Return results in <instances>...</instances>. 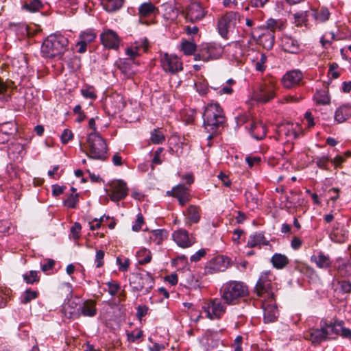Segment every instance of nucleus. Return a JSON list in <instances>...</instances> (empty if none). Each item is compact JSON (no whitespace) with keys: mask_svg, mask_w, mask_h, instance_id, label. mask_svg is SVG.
<instances>
[{"mask_svg":"<svg viewBox=\"0 0 351 351\" xmlns=\"http://www.w3.org/2000/svg\"><path fill=\"white\" fill-rule=\"evenodd\" d=\"M285 23L281 19L270 18L267 19L265 24L259 27L260 31L272 32L275 34L276 30H283L285 28Z\"/></svg>","mask_w":351,"mask_h":351,"instance_id":"28","label":"nucleus"},{"mask_svg":"<svg viewBox=\"0 0 351 351\" xmlns=\"http://www.w3.org/2000/svg\"><path fill=\"white\" fill-rule=\"evenodd\" d=\"M68 39L60 34L48 36L41 45V53L43 57L52 58L60 56L67 50Z\"/></svg>","mask_w":351,"mask_h":351,"instance_id":"1","label":"nucleus"},{"mask_svg":"<svg viewBox=\"0 0 351 351\" xmlns=\"http://www.w3.org/2000/svg\"><path fill=\"white\" fill-rule=\"evenodd\" d=\"M335 267L341 276H351V257L345 261L342 258H337L335 263Z\"/></svg>","mask_w":351,"mask_h":351,"instance_id":"30","label":"nucleus"},{"mask_svg":"<svg viewBox=\"0 0 351 351\" xmlns=\"http://www.w3.org/2000/svg\"><path fill=\"white\" fill-rule=\"evenodd\" d=\"M16 128L12 123H5L0 127V143L8 142L14 133Z\"/></svg>","mask_w":351,"mask_h":351,"instance_id":"36","label":"nucleus"},{"mask_svg":"<svg viewBox=\"0 0 351 351\" xmlns=\"http://www.w3.org/2000/svg\"><path fill=\"white\" fill-rule=\"evenodd\" d=\"M126 335L128 341L133 343L141 339L143 335V332L141 330H136L127 332Z\"/></svg>","mask_w":351,"mask_h":351,"instance_id":"60","label":"nucleus"},{"mask_svg":"<svg viewBox=\"0 0 351 351\" xmlns=\"http://www.w3.org/2000/svg\"><path fill=\"white\" fill-rule=\"evenodd\" d=\"M79 202V194L78 193H71L64 202V206L68 207L69 208H75L77 206V204Z\"/></svg>","mask_w":351,"mask_h":351,"instance_id":"52","label":"nucleus"},{"mask_svg":"<svg viewBox=\"0 0 351 351\" xmlns=\"http://www.w3.org/2000/svg\"><path fill=\"white\" fill-rule=\"evenodd\" d=\"M107 151L106 141L98 132H91L87 136L85 154L89 158L106 160Z\"/></svg>","mask_w":351,"mask_h":351,"instance_id":"4","label":"nucleus"},{"mask_svg":"<svg viewBox=\"0 0 351 351\" xmlns=\"http://www.w3.org/2000/svg\"><path fill=\"white\" fill-rule=\"evenodd\" d=\"M243 19L237 12H228L222 16L218 21L217 29L219 34L226 38L230 29H234L238 23H240Z\"/></svg>","mask_w":351,"mask_h":351,"instance_id":"8","label":"nucleus"},{"mask_svg":"<svg viewBox=\"0 0 351 351\" xmlns=\"http://www.w3.org/2000/svg\"><path fill=\"white\" fill-rule=\"evenodd\" d=\"M97 302L92 299L84 300L77 308V312L84 317H93L97 313Z\"/></svg>","mask_w":351,"mask_h":351,"instance_id":"24","label":"nucleus"},{"mask_svg":"<svg viewBox=\"0 0 351 351\" xmlns=\"http://www.w3.org/2000/svg\"><path fill=\"white\" fill-rule=\"evenodd\" d=\"M150 141L156 145L162 144L165 141V136L159 129H154L151 132Z\"/></svg>","mask_w":351,"mask_h":351,"instance_id":"49","label":"nucleus"},{"mask_svg":"<svg viewBox=\"0 0 351 351\" xmlns=\"http://www.w3.org/2000/svg\"><path fill=\"white\" fill-rule=\"evenodd\" d=\"M104 250H97L96 252L95 260V262L96 263V267L99 268L104 265Z\"/></svg>","mask_w":351,"mask_h":351,"instance_id":"64","label":"nucleus"},{"mask_svg":"<svg viewBox=\"0 0 351 351\" xmlns=\"http://www.w3.org/2000/svg\"><path fill=\"white\" fill-rule=\"evenodd\" d=\"M281 47L284 51L290 53H298L300 51V42L293 37L284 35L281 38Z\"/></svg>","mask_w":351,"mask_h":351,"instance_id":"22","label":"nucleus"},{"mask_svg":"<svg viewBox=\"0 0 351 351\" xmlns=\"http://www.w3.org/2000/svg\"><path fill=\"white\" fill-rule=\"evenodd\" d=\"M330 331L332 335H340L343 339H351V329L346 328L342 320L330 322Z\"/></svg>","mask_w":351,"mask_h":351,"instance_id":"26","label":"nucleus"},{"mask_svg":"<svg viewBox=\"0 0 351 351\" xmlns=\"http://www.w3.org/2000/svg\"><path fill=\"white\" fill-rule=\"evenodd\" d=\"M138 263L139 265H145L149 263L152 260V253L147 249H142L137 253Z\"/></svg>","mask_w":351,"mask_h":351,"instance_id":"46","label":"nucleus"},{"mask_svg":"<svg viewBox=\"0 0 351 351\" xmlns=\"http://www.w3.org/2000/svg\"><path fill=\"white\" fill-rule=\"evenodd\" d=\"M166 195L177 199L178 204L183 207L191 200L192 195L189 186L184 184H178L173 186L171 191L166 192Z\"/></svg>","mask_w":351,"mask_h":351,"instance_id":"14","label":"nucleus"},{"mask_svg":"<svg viewBox=\"0 0 351 351\" xmlns=\"http://www.w3.org/2000/svg\"><path fill=\"white\" fill-rule=\"evenodd\" d=\"M228 258L223 256H217L213 258L206 266V273L214 274L218 271H224L227 267Z\"/></svg>","mask_w":351,"mask_h":351,"instance_id":"23","label":"nucleus"},{"mask_svg":"<svg viewBox=\"0 0 351 351\" xmlns=\"http://www.w3.org/2000/svg\"><path fill=\"white\" fill-rule=\"evenodd\" d=\"M262 245H270L271 247L269 241L265 238L263 232H256L250 235L246 247L250 248L257 247L258 249H261Z\"/></svg>","mask_w":351,"mask_h":351,"instance_id":"25","label":"nucleus"},{"mask_svg":"<svg viewBox=\"0 0 351 351\" xmlns=\"http://www.w3.org/2000/svg\"><path fill=\"white\" fill-rule=\"evenodd\" d=\"M330 158L328 156H317L313 159L317 166L322 169L328 170V163Z\"/></svg>","mask_w":351,"mask_h":351,"instance_id":"51","label":"nucleus"},{"mask_svg":"<svg viewBox=\"0 0 351 351\" xmlns=\"http://www.w3.org/2000/svg\"><path fill=\"white\" fill-rule=\"evenodd\" d=\"M267 62V56L265 53L261 54L259 60L256 62V69L258 71L263 72L265 70V62Z\"/></svg>","mask_w":351,"mask_h":351,"instance_id":"62","label":"nucleus"},{"mask_svg":"<svg viewBox=\"0 0 351 351\" xmlns=\"http://www.w3.org/2000/svg\"><path fill=\"white\" fill-rule=\"evenodd\" d=\"M172 238L176 244L182 248L189 247L196 242L195 236L183 228L174 231Z\"/></svg>","mask_w":351,"mask_h":351,"instance_id":"17","label":"nucleus"},{"mask_svg":"<svg viewBox=\"0 0 351 351\" xmlns=\"http://www.w3.org/2000/svg\"><path fill=\"white\" fill-rule=\"evenodd\" d=\"M96 38V34L92 29H88L83 32L80 35V39L84 41L85 43H90L93 42Z\"/></svg>","mask_w":351,"mask_h":351,"instance_id":"56","label":"nucleus"},{"mask_svg":"<svg viewBox=\"0 0 351 351\" xmlns=\"http://www.w3.org/2000/svg\"><path fill=\"white\" fill-rule=\"evenodd\" d=\"M106 102L114 113L121 110L124 107L123 98L117 94L110 97Z\"/></svg>","mask_w":351,"mask_h":351,"instance_id":"37","label":"nucleus"},{"mask_svg":"<svg viewBox=\"0 0 351 351\" xmlns=\"http://www.w3.org/2000/svg\"><path fill=\"white\" fill-rule=\"evenodd\" d=\"M106 285L108 287V292L111 296H115L121 290V285L117 281H108Z\"/></svg>","mask_w":351,"mask_h":351,"instance_id":"54","label":"nucleus"},{"mask_svg":"<svg viewBox=\"0 0 351 351\" xmlns=\"http://www.w3.org/2000/svg\"><path fill=\"white\" fill-rule=\"evenodd\" d=\"M160 62L162 69L167 73L176 74L183 70V63L177 55L161 53Z\"/></svg>","mask_w":351,"mask_h":351,"instance_id":"11","label":"nucleus"},{"mask_svg":"<svg viewBox=\"0 0 351 351\" xmlns=\"http://www.w3.org/2000/svg\"><path fill=\"white\" fill-rule=\"evenodd\" d=\"M206 317L210 319H219L225 313L226 306L222 303L221 299L214 298L205 302L202 306Z\"/></svg>","mask_w":351,"mask_h":351,"instance_id":"12","label":"nucleus"},{"mask_svg":"<svg viewBox=\"0 0 351 351\" xmlns=\"http://www.w3.org/2000/svg\"><path fill=\"white\" fill-rule=\"evenodd\" d=\"M303 73L299 69H293L286 72L282 78V84L286 88H293L301 85Z\"/></svg>","mask_w":351,"mask_h":351,"instance_id":"18","label":"nucleus"},{"mask_svg":"<svg viewBox=\"0 0 351 351\" xmlns=\"http://www.w3.org/2000/svg\"><path fill=\"white\" fill-rule=\"evenodd\" d=\"M330 237L335 242L343 243L348 237V231L339 223H336L332 227Z\"/></svg>","mask_w":351,"mask_h":351,"instance_id":"31","label":"nucleus"},{"mask_svg":"<svg viewBox=\"0 0 351 351\" xmlns=\"http://www.w3.org/2000/svg\"><path fill=\"white\" fill-rule=\"evenodd\" d=\"M124 0H104L103 8L108 12H114L119 10L123 5Z\"/></svg>","mask_w":351,"mask_h":351,"instance_id":"39","label":"nucleus"},{"mask_svg":"<svg viewBox=\"0 0 351 351\" xmlns=\"http://www.w3.org/2000/svg\"><path fill=\"white\" fill-rule=\"evenodd\" d=\"M249 132L254 139L262 140L267 134V128L263 122L252 121L250 125Z\"/></svg>","mask_w":351,"mask_h":351,"instance_id":"27","label":"nucleus"},{"mask_svg":"<svg viewBox=\"0 0 351 351\" xmlns=\"http://www.w3.org/2000/svg\"><path fill=\"white\" fill-rule=\"evenodd\" d=\"M330 16L328 9L326 7H322L319 9L313 10V16L319 23H324L327 21Z\"/></svg>","mask_w":351,"mask_h":351,"instance_id":"40","label":"nucleus"},{"mask_svg":"<svg viewBox=\"0 0 351 351\" xmlns=\"http://www.w3.org/2000/svg\"><path fill=\"white\" fill-rule=\"evenodd\" d=\"M116 262L119 267V271H127L128 270L130 264V261L128 258H125L123 261L121 257H117Z\"/></svg>","mask_w":351,"mask_h":351,"instance_id":"59","label":"nucleus"},{"mask_svg":"<svg viewBox=\"0 0 351 351\" xmlns=\"http://www.w3.org/2000/svg\"><path fill=\"white\" fill-rule=\"evenodd\" d=\"M221 299L228 305H235L248 295V287L241 281L230 280L220 289Z\"/></svg>","mask_w":351,"mask_h":351,"instance_id":"2","label":"nucleus"},{"mask_svg":"<svg viewBox=\"0 0 351 351\" xmlns=\"http://www.w3.org/2000/svg\"><path fill=\"white\" fill-rule=\"evenodd\" d=\"M202 210L199 206L191 204L183 213L185 216V223L187 225H192L199 223L201 219Z\"/></svg>","mask_w":351,"mask_h":351,"instance_id":"21","label":"nucleus"},{"mask_svg":"<svg viewBox=\"0 0 351 351\" xmlns=\"http://www.w3.org/2000/svg\"><path fill=\"white\" fill-rule=\"evenodd\" d=\"M273 274L270 271L261 274L255 286V291L258 296L264 299L275 298L271 285Z\"/></svg>","mask_w":351,"mask_h":351,"instance_id":"9","label":"nucleus"},{"mask_svg":"<svg viewBox=\"0 0 351 351\" xmlns=\"http://www.w3.org/2000/svg\"><path fill=\"white\" fill-rule=\"evenodd\" d=\"M204 126L208 132L217 133L226 121V117L219 104H209L203 113Z\"/></svg>","mask_w":351,"mask_h":351,"instance_id":"3","label":"nucleus"},{"mask_svg":"<svg viewBox=\"0 0 351 351\" xmlns=\"http://www.w3.org/2000/svg\"><path fill=\"white\" fill-rule=\"evenodd\" d=\"M149 47V41L147 38H145L141 45H136L134 48H127L125 49V53L131 59L135 58V57L139 55V50L141 48L143 49V51H146Z\"/></svg>","mask_w":351,"mask_h":351,"instance_id":"38","label":"nucleus"},{"mask_svg":"<svg viewBox=\"0 0 351 351\" xmlns=\"http://www.w3.org/2000/svg\"><path fill=\"white\" fill-rule=\"evenodd\" d=\"M180 49L184 54L191 56L195 53L197 49V45L192 41L184 40L180 43Z\"/></svg>","mask_w":351,"mask_h":351,"instance_id":"43","label":"nucleus"},{"mask_svg":"<svg viewBox=\"0 0 351 351\" xmlns=\"http://www.w3.org/2000/svg\"><path fill=\"white\" fill-rule=\"evenodd\" d=\"M171 11L175 14L176 16L180 14L184 18L186 23L193 24L202 21L207 14V10L198 1L192 2L184 8H172Z\"/></svg>","mask_w":351,"mask_h":351,"instance_id":"5","label":"nucleus"},{"mask_svg":"<svg viewBox=\"0 0 351 351\" xmlns=\"http://www.w3.org/2000/svg\"><path fill=\"white\" fill-rule=\"evenodd\" d=\"M129 189L122 180H115L109 184L108 195L111 201L117 202L126 197Z\"/></svg>","mask_w":351,"mask_h":351,"instance_id":"13","label":"nucleus"},{"mask_svg":"<svg viewBox=\"0 0 351 351\" xmlns=\"http://www.w3.org/2000/svg\"><path fill=\"white\" fill-rule=\"evenodd\" d=\"M23 278L27 284L31 285L35 282H38L40 280V277L38 276V271L34 270H32L29 271V273L24 274L23 275Z\"/></svg>","mask_w":351,"mask_h":351,"instance_id":"50","label":"nucleus"},{"mask_svg":"<svg viewBox=\"0 0 351 351\" xmlns=\"http://www.w3.org/2000/svg\"><path fill=\"white\" fill-rule=\"evenodd\" d=\"M236 82L233 79H229L226 81L225 85L219 90L220 95H232L234 92L232 86L235 84Z\"/></svg>","mask_w":351,"mask_h":351,"instance_id":"55","label":"nucleus"},{"mask_svg":"<svg viewBox=\"0 0 351 351\" xmlns=\"http://www.w3.org/2000/svg\"><path fill=\"white\" fill-rule=\"evenodd\" d=\"M42 7L43 4L40 0H29V1H25L22 5L23 9L29 12H38Z\"/></svg>","mask_w":351,"mask_h":351,"instance_id":"44","label":"nucleus"},{"mask_svg":"<svg viewBox=\"0 0 351 351\" xmlns=\"http://www.w3.org/2000/svg\"><path fill=\"white\" fill-rule=\"evenodd\" d=\"M158 9L151 2L142 3L138 8V14L141 18L156 16Z\"/></svg>","mask_w":351,"mask_h":351,"instance_id":"33","label":"nucleus"},{"mask_svg":"<svg viewBox=\"0 0 351 351\" xmlns=\"http://www.w3.org/2000/svg\"><path fill=\"white\" fill-rule=\"evenodd\" d=\"M167 232L164 229H157L152 231L150 239L157 245H160L167 239Z\"/></svg>","mask_w":351,"mask_h":351,"instance_id":"42","label":"nucleus"},{"mask_svg":"<svg viewBox=\"0 0 351 351\" xmlns=\"http://www.w3.org/2000/svg\"><path fill=\"white\" fill-rule=\"evenodd\" d=\"M276 80L274 77H269L260 85L258 90L254 95V98L259 103L269 102L276 97Z\"/></svg>","mask_w":351,"mask_h":351,"instance_id":"7","label":"nucleus"},{"mask_svg":"<svg viewBox=\"0 0 351 351\" xmlns=\"http://www.w3.org/2000/svg\"><path fill=\"white\" fill-rule=\"evenodd\" d=\"M311 261L315 263L317 267L326 269L331 267L332 261L328 255H326L322 252H319L316 255L311 257Z\"/></svg>","mask_w":351,"mask_h":351,"instance_id":"32","label":"nucleus"},{"mask_svg":"<svg viewBox=\"0 0 351 351\" xmlns=\"http://www.w3.org/2000/svg\"><path fill=\"white\" fill-rule=\"evenodd\" d=\"M129 280L133 291H144L145 293H149L154 284V278L149 272L145 274L133 273Z\"/></svg>","mask_w":351,"mask_h":351,"instance_id":"10","label":"nucleus"},{"mask_svg":"<svg viewBox=\"0 0 351 351\" xmlns=\"http://www.w3.org/2000/svg\"><path fill=\"white\" fill-rule=\"evenodd\" d=\"M273 267L277 269H284L289 263L288 257L280 253H275L271 258Z\"/></svg>","mask_w":351,"mask_h":351,"instance_id":"35","label":"nucleus"},{"mask_svg":"<svg viewBox=\"0 0 351 351\" xmlns=\"http://www.w3.org/2000/svg\"><path fill=\"white\" fill-rule=\"evenodd\" d=\"M185 282L184 285L189 289H197L199 287V282L197 279L195 278L193 274L190 271L184 274Z\"/></svg>","mask_w":351,"mask_h":351,"instance_id":"47","label":"nucleus"},{"mask_svg":"<svg viewBox=\"0 0 351 351\" xmlns=\"http://www.w3.org/2000/svg\"><path fill=\"white\" fill-rule=\"evenodd\" d=\"M314 99L317 104L327 105L330 102V98L327 90H319L314 95Z\"/></svg>","mask_w":351,"mask_h":351,"instance_id":"41","label":"nucleus"},{"mask_svg":"<svg viewBox=\"0 0 351 351\" xmlns=\"http://www.w3.org/2000/svg\"><path fill=\"white\" fill-rule=\"evenodd\" d=\"M82 230V226L80 223L75 222L73 226H71L70 232L73 239L77 241L80 237V232Z\"/></svg>","mask_w":351,"mask_h":351,"instance_id":"61","label":"nucleus"},{"mask_svg":"<svg viewBox=\"0 0 351 351\" xmlns=\"http://www.w3.org/2000/svg\"><path fill=\"white\" fill-rule=\"evenodd\" d=\"M293 19L295 20L294 23L297 26H300L306 20V14L303 12H299L293 14Z\"/></svg>","mask_w":351,"mask_h":351,"instance_id":"63","label":"nucleus"},{"mask_svg":"<svg viewBox=\"0 0 351 351\" xmlns=\"http://www.w3.org/2000/svg\"><path fill=\"white\" fill-rule=\"evenodd\" d=\"M81 93L84 97L90 99H95L97 95L93 86H88L81 89Z\"/></svg>","mask_w":351,"mask_h":351,"instance_id":"57","label":"nucleus"},{"mask_svg":"<svg viewBox=\"0 0 351 351\" xmlns=\"http://www.w3.org/2000/svg\"><path fill=\"white\" fill-rule=\"evenodd\" d=\"M258 27L254 29L251 32V36L254 40H256L257 43L262 45L267 50L273 48L275 42V35L272 32L261 31V32L256 36V32L259 31Z\"/></svg>","mask_w":351,"mask_h":351,"instance_id":"19","label":"nucleus"},{"mask_svg":"<svg viewBox=\"0 0 351 351\" xmlns=\"http://www.w3.org/2000/svg\"><path fill=\"white\" fill-rule=\"evenodd\" d=\"M206 62L220 58L223 52V47L215 43H203L199 46Z\"/></svg>","mask_w":351,"mask_h":351,"instance_id":"20","label":"nucleus"},{"mask_svg":"<svg viewBox=\"0 0 351 351\" xmlns=\"http://www.w3.org/2000/svg\"><path fill=\"white\" fill-rule=\"evenodd\" d=\"M14 232V228L11 226V223L8 221H0V233L12 234Z\"/></svg>","mask_w":351,"mask_h":351,"instance_id":"58","label":"nucleus"},{"mask_svg":"<svg viewBox=\"0 0 351 351\" xmlns=\"http://www.w3.org/2000/svg\"><path fill=\"white\" fill-rule=\"evenodd\" d=\"M341 40V38L337 36L333 32H326L321 38L320 43L324 48H326L327 45H331L335 40Z\"/></svg>","mask_w":351,"mask_h":351,"instance_id":"45","label":"nucleus"},{"mask_svg":"<svg viewBox=\"0 0 351 351\" xmlns=\"http://www.w3.org/2000/svg\"><path fill=\"white\" fill-rule=\"evenodd\" d=\"M330 323L321 320L319 328H311L304 334L305 339L310 341L314 346L320 345L322 342L330 340L332 337Z\"/></svg>","mask_w":351,"mask_h":351,"instance_id":"6","label":"nucleus"},{"mask_svg":"<svg viewBox=\"0 0 351 351\" xmlns=\"http://www.w3.org/2000/svg\"><path fill=\"white\" fill-rule=\"evenodd\" d=\"M101 44L108 49L117 50L121 42L117 33L110 29H105L100 34Z\"/></svg>","mask_w":351,"mask_h":351,"instance_id":"15","label":"nucleus"},{"mask_svg":"<svg viewBox=\"0 0 351 351\" xmlns=\"http://www.w3.org/2000/svg\"><path fill=\"white\" fill-rule=\"evenodd\" d=\"M351 117V106L343 105L335 111V120L338 123H341Z\"/></svg>","mask_w":351,"mask_h":351,"instance_id":"34","label":"nucleus"},{"mask_svg":"<svg viewBox=\"0 0 351 351\" xmlns=\"http://www.w3.org/2000/svg\"><path fill=\"white\" fill-rule=\"evenodd\" d=\"M38 295L39 293L37 291H32L31 289H27L21 296V303L27 304L32 300L36 299L38 297Z\"/></svg>","mask_w":351,"mask_h":351,"instance_id":"48","label":"nucleus"},{"mask_svg":"<svg viewBox=\"0 0 351 351\" xmlns=\"http://www.w3.org/2000/svg\"><path fill=\"white\" fill-rule=\"evenodd\" d=\"M117 68L120 70L121 73L123 75L124 77L130 79L133 77L135 75V71L133 69V63L132 60L127 59H121L116 63Z\"/></svg>","mask_w":351,"mask_h":351,"instance_id":"29","label":"nucleus"},{"mask_svg":"<svg viewBox=\"0 0 351 351\" xmlns=\"http://www.w3.org/2000/svg\"><path fill=\"white\" fill-rule=\"evenodd\" d=\"M263 310V319L265 323L274 322L278 317V310L276 303V299H264L262 302Z\"/></svg>","mask_w":351,"mask_h":351,"instance_id":"16","label":"nucleus"},{"mask_svg":"<svg viewBox=\"0 0 351 351\" xmlns=\"http://www.w3.org/2000/svg\"><path fill=\"white\" fill-rule=\"evenodd\" d=\"M44 263L41 264V270L46 274H51L52 272L56 261L52 258H45L44 259Z\"/></svg>","mask_w":351,"mask_h":351,"instance_id":"53","label":"nucleus"}]
</instances>
